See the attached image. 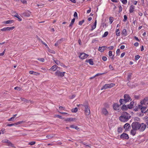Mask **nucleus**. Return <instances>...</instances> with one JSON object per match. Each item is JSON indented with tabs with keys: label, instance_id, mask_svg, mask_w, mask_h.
<instances>
[{
	"label": "nucleus",
	"instance_id": "f257e3e1",
	"mask_svg": "<svg viewBox=\"0 0 148 148\" xmlns=\"http://www.w3.org/2000/svg\"><path fill=\"white\" fill-rule=\"evenodd\" d=\"M130 114L126 112H124L121 114V115L119 117V120L122 122H126L130 118Z\"/></svg>",
	"mask_w": 148,
	"mask_h": 148
},
{
	"label": "nucleus",
	"instance_id": "f03ea898",
	"mask_svg": "<svg viewBox=\"0 0 148 148\" xmlns=\"http://www.w3.org/2000/svg\"><path fill=\"white\" fill-rule=\"evenodd\" d=\"M124 99H121L119 101V103H120V105H122L123 104L126 103L127 102H129L130 101L132 100V99L130 96L129 95L127 94H125L124 95Z\"/></svg>",
	"mask_w": 148,
	"mask_h": 148
},
{
	"label": "nucleus",
	"instance_id": "7ed1b4c3",
	"mask_svg": "<svg viewBox=\"0 0 148 148\" xmlns=\"http://www.w3.org/2000/svg\"><path fill=\"white\" fill-rule=\"evenodd\" d=\"M146 127V125L144 123H139L138 131L140 132H143L145 130Z\"/></svg>",
	"mask_w": 148,
	"mask_h": 148
},
{
	"label": "nucleus",
	"instance_id": "20e7f679",
	"mask_svg": "<svg viewBox=\"0 0 148 148\" xmlns=\"http://www.w3.org/2000/svg\"><path fill=\"white\" fill-rule=\"evenodd\" d=\"M115 85V84L111 83L109 84H106L101 88V90L106 89L108 88H111Z\"/></svg>",
	"mask_w": 148,
	"mask_h": 148
},
{
	"label": "nucleus",
	"instance_id": "39448f33",
	"mask_svg": "<svg viewBox=\"0 0 148 148\" xmlns=\"http://www.w3.org/2000/svg\"><path fill=\"white\" fill-rule=\"evenodd\" d=\"M139 123L137 122L133 123L131 125L132 129L138 131Z\"/></svg>",
	"mask_w": 148,
	"mask_h": 148
},
{
	"label": "nucleus",
	"instance_id": "423d86ee",
	"mask_svg": "<svg viewBox=\"0 0 148 148\" xmlns=\"http://www.w3.org/2000/svg\"><path fill=\"white\" fill-rule=\"evenodd\" d=\"M84 107L85 108V114L86 115H89L90 113V109L88 108V104L87 103L86 104L84 103Z\"/></svg>",
	"mask_w": 148,
	"mask_h": 148
},
{
	"label": "nucleus",
	"instance_id": "0eeeda50",
	"mask_svg": "<svg viewBox=\"0 0 148 148\" xmlns=\"http://www.w3.org/2000/svg\"><path fill=\"white\" fill-rule=\"evenodd\" d=\"M143 105H139L138 108L140 109L141 112L143 113H147V112L148 111V109L146 111L145 110L147 109V106H143Z\"/></svg>",
	"mask_w": 148,
	"mask_h": 148
},
{
	"label": "nucleus",
	"instance_id": "6e6552de",
	"mask_svg": "<svg viewBox=\"0 0 148 148\" xmlns=\"http://www.w3.org/2000/svg\"><path fill=\"white\" fill-rule=\"evenodd\" d=\"M65 73V72H62L59 71H57L55 72V74L56 76L59 77H62L64 76Z\"/></svg>",
	"mask_w": 148,
	"mask_h": 148
},
{
	"label": "nucleus",
	"instance_id": "1a4fd4ad",
	"mask_svg": "<svg viewBox=\"0 0 148 148\" xmlns=\"http://www.w3.org/2000/svg\"><path fill=\"white\" fill-rule=\"evenodd\" d=\"M89 55L84 53H80L79 56V57L81 59H84L87 58Z\"/></svg>",
	"mask_w": 148,
	"mask_h": 148
},
{
	"label": "nucleus",
	"instance_id": "9d476101",
	"mask_svg": "<svg viewBox=\"0 0 148 148\" xmlns=\"http://www.w3.org/2000/svg\"><path fill=\"white\" fill-rule=\"evenodd\" d=\"M140 103L141 105L148 104V97L145 98L140 102Z\"/></svg>",
	"mask_w": 148,
	"mask_h": 148
},
{
	"label": "nucleus",
	"instance_id": "9b49d317",
	"mask_svg": "<svg viewBox=\"0 0 148 148\" xmlns=\"http://www.w3.org/2000/svg\"><path fill=\"white\" fill-rule=\"evenodd\" d=\"M101 113L106 116H108L109 114V112L105 108H103L101 110Z\"/></svg>",
	"mask_w": 148,
	"mask_h": 148
},
{
	"label": "nucleus",
	"instance_id": "f8f14e48",
	"mask_svg": "<svg viewBox=\"0 0 148 148\" xmlns=\"http://www.w3.org/2000/svg\"><path fill=\"white\" fill-rule=\"evenodd\" d=\"M120 138L123 139H128L129 137L127 134L123 133L121 135Z\"/></svg>",
	"mask_w": 148,
	"mask_h": 148
},
{
	"label": "nucleus",
	"instance_id": "ddd939ff",
	"mask_svg": "<svg viewBox=\"0 0 148 148\" xmlns=\"http://www.w3.org/2000/svg\"><path fill=\"white\" fill-rule=\"evenodd\" d=\"M14 28V27H5L1 29H0L1 31H10L12 30Z\"/></svg>",
	"mask_w": 148,
	"mask_h": 148
},
{
	"label": "nucleus",
	"instance_id": "4468645a",
	"mask_svg": "<svg viewBox=\"0 0 148 148\" xmlns=\"http://www.w3.org/2000/svg\"><path fill=\"white\" fill-rule=\"evenodd\" d=\"M124 128L125 129V131H128L129 129L131 128L130 125L128 123H126L124 125Z\"/></svg>",
	"mask_w": 148,
	"mask_h": 148
},
{
	"label": "nucleus",
	"instance_id": "2eb2a0df",
	"mask_svg": "<svg viewBox=\"0 0 148 148\" xmlns=\"http://www.w3.org/2000/svg\"><path fill=\"white\" fill-rule=\"evenodd\" d=\"M120 108L119 106L117 103H115L113 105V109L114 110H118Z\"/></svg>",
	"mask_w": 148,
	"mask_h": 148
},
{
	"label": "nucleus",
	"instance_id": "dca6fc26",
	"mask_svg": "<svg viewBox=\"0 0 148 148\" xmlns=\"http://www.w3.org/2000/svg\"><path fill=\"white\" fill-rule=\"evenodd\" d=\"M107 48V47L106 46H103L102 47H99L98 50L100 52H103L105 49Z\"/></svg>",
	"mask_w": 148,
	"mask_h": 148
},
{
	"label": "nucleus",
	"instance_id": "f3484780",
	"mask_svg": "<svg viewBox=\"0 0 148 148\" xmlns=\"http://www.w3.org/2000/svg\"><path fill=\"white\" fill-rule=\"evenodd\" d=\"M134 102L133 101L131 102L130 103L127 105V108L129 109L132 108L134 106Z\"/></svg>",
	"mask_w": 148,
	"mask_h": 148
},
{
	"label": "nucleus",
	"instance_id": "a211bd4d",
	"mask_svg": "<svg viewBox=\"0 0 148 148\" xmlns=\"http://www.w3.org/2000/svg\"><path fill=\"white\" fill-rule=\"evenodd\" d=\"M29 73L30 74H32L36 76L39 75L40 74L39 73L34 72V71H30Z\"/></svg>",
	"mask_w": 148,
	"mask_h": 148
},
{
	"label": "nucleus",
	"instance_id": "6ab92c4d",
	"mask_svg": "<svg viewBox=\"0 0 148 148\" xmlns=\"http://www.w3.org/2000/svg\"><path fill=\"white\" fill-rule=\"evenodd\" d=\"M122 35L124 36H126L127 35V32L125 29H124L122 30L121 32Z\"/></svg>",
	"mask_w": 148,
	"mask_h": 148
},
{
	"label": "nucleus",
	"instance_id": "aec40b11",
	"mask_svg": "<svg viewBox=\"0 0 148 148\" xmlns=\"http://www.w3.org/2000/svg\"><path fill=\"white\" fill-rule=\"evenodd\" d=\"M135 7V6L133 5H131L129 9V12L130 13H132L134 11Z\"/></svg>",
	"mask_w": 148,
	"mask_h": 148
},
{
	"label": "nucleus",
	"instance_id": "412c9836",
	"mask_svg": "<svg viewBox=\"0 0 148 148\" xmlns=\"http://www.w3.org/2000/svg\"><path fill=\"white\" fill-rule=\"evenodd\" d=\"M14 21L12 20H9L6 21H4L3 23L5 24H11L13 23Z\"/></svg>",
	"mask_w": 148,
	"mask_h": 148
},
{
	"label": "nucleus",
	"instance_id": "4be33fe9",
	"mask_svg": "<svg viewBox=\"0 0 148 148\" xmlns=\"http://www.w3.org/2000/svg\"><path fill=\"white\" fill-rule=\"evenodd\" d=\"M127 106L125 105L124 104L122 106H121V109L124 111H126L127 110Z\"/></svg>",
	"mask_w": 148,
	"mask_h": 148
},
{
	"label": "nucleus",
	"instance_id": "5701e85b",
	"mask_svg": "<svg viewBox=\"0 0 148 148\" xmlns=\"http://www.w3.org/2000/svg\"><path fill=\"white\" fill-rule=\"evenodd\" d=\"M57 66L56 65L53 66L49 69L50 70H52L53 71H56L57 69Z\"/></svg>",
	"mask_w": 148,
	"mask_h": 148
},
{
	"label": "nucleus",
	"instance_id": "b1692460",
	"mask_svg": "<svg viewBox=\"0 0 148 148\" xmlns=\"http://www.w3.org/2000/svg\"><path fill=\"white\" fill-rule=\"evenodd\" d=\"M86 62L89 63V64L90 65H92L94 64L92 60L91 59L87 60H86Z\"/></svg>",
	"mask_w": 148,
	"mask_h": 148
},
{
	"label": "nucleus",
	"instance_id": "393cba45",
	"mask_svg": "<svg viewBox=\"0 0 148 148\" xmlns=\"http://www.w3.org/2000/svg\"><path fill=\"white\" fill-rule=\"evenodd\" d=\"M14 16L17 18L19 21H21L22 20L21 17L17 13H16L14 15Z\"/></svg>",
	"mask_w": 148,
	"mask_h": 148
},
{
	"label": "nucleus",
	"instance_id": "a878e982",
	"mask_svg": "<svg viewBox=\"0 0 148 148\" xmlns=\"http://www.w3.org/2000/svg\"><path fill=\"white\" fill-rule=\"evenodd\" d=\"M75 18H74L71 21V22L70 23V24L69 25V27H70L71 28L72 26L73 25V23L75 21Z\"/></svg>",
	"mask_w": 148,
	"mask_h": 148
},
{
	"label": "nucleus",
	"instance_id": "bb28decb",
	"mask_svg": "<svg viewBox=\"0 0 148 148\" xmlns=\"http://www.w3.org/2000/svg\"><path fill=\"white\" fill-rule=\"evenodd\" d=\"M21 99L22 101H24V103H27L29 102H31V100H28L23 98H21Z\"/></svg>",
	"mask_w": 148,
	"mask_h": 148
},
{
	"label": "nucleus",
	"instance_id": "cd10ccee",
	"mask_svg": "<svg viewBox=\"0 0 148 148\" xmlns=\"http://www.w3.org/2000/svg\"><path fill=\"white\" fill-rule=\"evenodd\" d=\"M115 32L116 35L117 36H119L120 35V32H119V29H116Z\"/></svg>",
	"mask_w": 148,
	"mask_h": 148
},
{
	"label": "nucleus",
	"instance_id": "c85d7f7f",
	"mask_svg": "<svg viewBox=\"0 0 148 148\" xmlns=\"http://www.w3.org/2000/svg\"><path fill=\"white\" fill-rule=\"evenodd\" d=\"M96 25H97V20H96L94 25L92 26V29H91V30L92 31L95 29L96 27Z\"/></svg>",
	"mask_w": 148,
	"mask_h": 148
},
{
	"label": "nucleus",
	"instance_id": "c756f323",
	"mask_svg": "<svg viewBox=\"0 0 148 148\" xmlns=\"http://www.w3.org/2000/svg\"><path fill=\"white\" fill-rule=\"evenodd\" d=\"M136 130L132 129L131 131V134L133 136H134L136 134Z\"/></svg>",
	"mask_w": 148,
	"mask_h": 148
},
{
	"label": "nucleus",
	"instance_id": "7c9ffc66",
	"mask_svg": "<svg viewBox=\"0 0 148 148\" xmlns=\"http://www.w3.org/2000/svg\"><path fill=\"white\" fill-rule=\"evenodd\" d=\"M74 120V119L72 118H67L65 119V121H73Z\"/></svg>",
	"mask_w": 148,
	"mask_h": 148
},
{
	"label": "nucleus",
	"instance_id": "2f4dec72",
	"mask_svg": "<svg viewBox=\"0 0 148 148\" xmlns=\"http://www.w3.org/2000/svg\"><path fill=\"white\" fill-rule=\"evenodd\" d=\"M8 145L9 146L12 147H14V144H12L10 141H9V142H8Z\"/></svg>",
	"mask_w": 148,
	"mask_h": 148
},
{
	"label": "nucleus",
	"instance_id": "473e14b6",
	"mask_svg": "<svg viewBox=\"0 0 148 148\" xmlns=\"http://www.w3.org/2000/svg\"><path fill=\"white\" fill-rule=\"evenodd\" d=\"M123 128L121 127H119L118 128L117 131L119 133H121L122 132Z\"/></svg>",
	"mask_w": 148,
	"mask_h": 148
},
{
	"label": "nucleus",
	"instance_id": "72a5a7b5",
	"mask_svg": "<svg viewBox=\"0 0 148 148\" xmlns=\"http://www.w3.org/2000/svg\"><path fill=\"white\" fill-rule=\"evenodd\" d=\"M108 34V32H105L104 34L102 35L103 37H105L107 36Z\"/></svg>",
	"mask_w": 148,
	"mask_h": 148
},
{
	"label": "nucleus",
	"instance_id": "f704fd0d",
	"mask_svg": "<svg viewBox=\"0 0 148 148\" xmlns=\"http://www.w3.org/2000/svg\"><path fill=\"white\" fill-rule=\"evenodd\" d=\"M123 4H126L127 3V0H120Z\"/></svg>",
	"mask_w": 148,
	"mask_h": 148
},
{
	"label": "nucleus",
	"instance_id": "c9c22d12",
	"mask_svg": "<svg viewBox=\"0 0 148 148\" xmlns=\"http://www.w3.org/2000/svg\"><path fill=\"white\" fill-rule=\"evenodd\" d=\"M48 49H49V48ZM48 51L49 52H50L51 53L53 54H55L56 53L54 51L50 49H49Z\"/></svg>",
	"mask_w": 148,
	"mask_h": 148
},
{
	"label": "nucleus",
	"instance_id": "e433bc0d",
	"mask_svg": "<svg viewBox=\"0 0 148 148\" xmlns=\"http://www.w3.org/2000/svg\"><path fill=\"white\" fill-rule=\"evenodd\" d=\"M77 110H78L77 108H75L74 109H73L72 110V112H76L77 111Z\"/></svg>",
	"mask_w": 148,
	"mask_h": 148
},
{
	"label": "nucleus",
	"instance_id": "4c0bfd02",
	"mask_svg": "<svg viewBox=\"0 0 148 148\" xmlns=\"http://www.w3.org/2000/svg\"><path fill=\"white\" fill-rule=\"evenodd\" d=\"M36 143V142L35 141H32L29 143L28 144L29 145H34Z\"/></svg>",
	"mask_w": 148,
	"mask_h": 148
},
{
	"label": "nucleus",
	"instance_id": "58836bf2",
	"mask_svg": "<svg viewBox=\"0 0 148 148\" xmlns=\"http://www.w3.org/2000/svg\"><path fill=\"white\" fill-rule=\"evenodd\" d=\"M54 61L57 65H59L60 64V62L58 60H54Z\"/></svg>",
	"mask_w": 148,
	"mask_h": 148
},
{
	"label": "nucleus",
	"instance_id": "ea45409f",
	"mask_svg": "<svg viewBox=\"0 0 148 148\" xmlns=\"http://www.w3.org/2000/svg\"><path fill=\"white\" fill-rule=\"evenodd\" d=\"M54 136V135H48L46 136V137L49 139L52 138Z\"/></svg>",
	"mask_w": 148,
	"mask_h": 148
},
{
	"label": "nucleus",
	"instance_id": "a19ab883",
	"mask_svg": "<svg viewBox=\"0 0 148 148\" xmlns=\"http://www.w3.org/2000/svg\"><path fill=\"white\" fill-rule=\"evenodd\" d=\"M9 141L7 139H5L3 140L2 141L3 143H8Z\"/></svg>",
	"mask_w": 148,
	"mask_h": 148
},
{
	"label": "nucleus",
	"instance_id": "79ce46f5",
	"mask_svg": "<svg viewBox=\"0 0 148 148\" xmlns=\"http://www.w3.org/2000/svg\"><path fill=\"white\" fill-rule=\"evenodd\" d=\"M113 18L112 17H110L109 18L110 23V24H112L113 22Z\"/></svg>",
	"mask_w": 148,
	"mask_h": 148
},
{
	"label": "nucleus",
	"instance_id": "37998d69",
	"mask_svg": "<svg viewBox=\"0 0 148 148\" xmlns=\"http://www.w3.org/2000/svg\"><path fill=\"white\" fill-rule=\"evenodd\" d=\"M84 20H83L82 21H80L79 22V25H82V24L84 23Z\"/></svg>",
	"mask_w": 148,
	"mask_h": 148
},
{
	"label": "nucleus",
	"instance_id": "c03bdc74",
	"mask_svg": "<svg viewBox=\"0 0 148 148\" xmlns=\"http://www.w3.org/2000/svg\"><path fill=\"white\" fill-rule=\"evenodd\" d=\"M38 60L42 62H44L45 61V60L43 58H38Z\"/></svg>",
	"mask_w": 148,
	"mask_h": 148
},
{
	"label": "nucleus",
	"instance_id": "a18cd8bd",
	"mask_svg": "<svg viewBox=\"0 0 148 148\" xmlns=\"http://www.w3.org/2000/svg\"><path fill=\"white\" fill-rule=\"evenodd\" d=\"M131 77V74H130L128 75L127 79L128 81H129Z\"/></svg>",
	"mask_w": 148,
	"mask_h": 148
},
{
	"label": "nucleus",
	"instance_id": "49530a36",
	"mask_svg": "<svg viewBox=\"0 0 148 148\" xmlns=\"http://www.w3.org/2000/svg\"><path fill=\"white\" fill-rule=\"evenodd\" d=\"M63 40V38H61L59 40H58L57 42H58V44L59 45L62 42V41Z\"/></svg>",
	"mask_w": 148,
	"mask_h": 148
},
{
	"label": "nucleus",
	"instance_id": "de8ad7c7",
	"mask_svg": "<svg viewBox=\"0 0 148 148\" xmlns=\"http://www.w3.org/2000/svg\"><path fill=\"white\" fill-rule=\"evenodd\" d=\"M124 19L123 20V21L124 22L126 21L127 20V17L126 15H124Z\"/></svg>",
	"mask_w": 148,
	"mask_h": 148
},
{
	"label": "nucleus",
	"instance_id": "09e8293b",
	"mask_svg": "<svg viewBox=\"0 0 148 148\" xmlns=\"http://www.w3.org/2000/svg\"><path fill=\"white\" fill-rule=\"evenodd\" d=\"M116 53L117 55H119L120 53V50L119 49H118L117 50Z\"/></svg>",
	"mask_w": 148,
	"mask_h": 148
},
{
	"label": "nucleus",
	"instance_id": "8fccbe9b",
	"mask_svg": "<svg viewBox=\"0 0 148 148\" xmlns=\"http://www.w3.org/2000/svg\"><path fill=\"white\" fill-rule=\"evenodd\" d=\"M41 42H42V43L44 45H45V47L47 48H49V47H48V46H47V44L46 43H45V42H43V41H41Z\"/></svg>",
	"mask_w": 148,
	"mask_h": 148
},
{
	"label": "nucleus",
	"instance_id": "3c124183",
	"mask_svg": "<svg viewBox=\"0 0 148 148\" xmlns=\"http://www.w3.org/2000/svg\"><path fill=\"white\" fill-rule=\"evenodd\" d=\"M14 117H12L10 118V119H8V121H13L14 120Z\"/></svg>",
	"mask_w": 148,
	"mask_h": 148
},
{
	"label": "nucleus",
	"instance_id": "603ef678",
	"mask_svg": "<svg viewBox=\"0 0 148 148\" xmlns=\"http://www.w3.org/2000/svg\"><path fill=\"white\" fill-rule=\"evenodd\" d=\"M5 51V49L4 50V51H3V52H2L1 53H0V56H3L4 55Z\"/></svg>",
	"mask_w": 148,
	"mask_h": 148
},
{
	"label": "nucleus",
	"instance_id": "864d4df0",
	"mask_svg": "<svg viewBox=\"0 0 148 148\" xmlns=\"http://www.w3.org/2000/svg\"><path fill=\"white\" fill-rule=\"evenodd\" d=\"M140 58V56L138 55H137L135 56V59L136 60H137L139 59Z\"/></svg>",
	"mask_w": 148,
	"mask_h": 148
},
{
	"label": "nucleus",
	"instance_id": "5fc2aeb1",
	"mask_svg": "<svg viewBox=\"0 0 148 148\" xmlns=\"http://www.w3.org/2000/svg\"><path fill=\"white\" fill-rule=\"evenodd\" d=\"M15 125L14 123H12L11 124H8L7 125V126L10 127Z\"/></svg>",
	"mask_w": 148,
	"mask_h": 148
},
{
	"label": "nucleus",
	"instance_id": "6e6d98bb",
	"mask_svg": "<svg viewBox=\"0 0 148 148\" xmlns=\"http://www.w3.org/2000/svg\"><path fill=\"white\" fill-rule=\"evenodd\" d=\"M105 74V73H97V74H96L95 76V77L96 76H98L99 75H102V74Z\"/></svg>",
	"mask_w": 148,
	"mask_h": 148
},
{
	"label": "nucleus",
	"instance_id": "4d7b16f0",
	"mask_svg": "<svg viewBox=\"0 0 148 148\" xmlns=\"http://www.w3.org/2000/svg\"><path fill=\"white\" fill-rule=\"evenodd\" d=\"M102 59L104 61H105L107 60V58L105 56H103L102 57Z\"/></svg>",
	"mask_w": 148,
	"mask_h": 148
},
{
	"label": "nucleus",
	"instance_id": "13d9d810",
	"mask_svg": "<svg viewBox=\"0 0 148 148\" xmlns=\"http://www.w3.org/2000/svg\"><path fill=\"white\" fill-rule=\"evenodd\" d=\"M109 56H112V51H109Z\"/></svg>",
	"mask_w": 148,
	"mask_h": 148
},
{
	"label": "nucleus",
	"instance_id": "bf43d9fd",
	"mask_svg": "<svg viewBox=\"0 0 148 148\" xmlns=\"http://www.w3.org/2000/svg\"><path fill=\"white\" fill-rule=\"evenodd\" d=\"M14 89L15 90H21L20 88L19 87H18V86L15 87L14 88Z\"/></svg>",
	"mask_w": 148,
	"mask_h": 148
},
{
	"label": "nucleus",
	"instance_id": "052dcab7",
	"mask_svg": "<svg viewBox=\"0 0 148 148\" xmlns=\"http://www.w3.org/2000/svg\"><path fill=\"white\" fill-rule=\"evenodd\" d=\"M108 48L109 50H112L114 48V47L113 46H111L108 47Z\"/></svg>",
	"mask_w": 148,
	"mask_h": 148
},
{
	"label": "nucleus",
	"instance_id": "680f3d73",
	"mask_svg": "<svg viewBox=\"0 0 148 148\" xmlns=\"http://www.w3.org/2000/svg\"><path fill=\"white\" fill-rule=\"evenodd\" d=\"M109 68L110 69H111V70H114V69L113 68V66H112V65H110L109 66Z\"/></svg>",
	"mask_w": 148,
	"mask_h": 148
},
{
	"label": "nucleus",
	"instance_id": "e2e57ef3",
	"mask_svg": "<svg viewBox=\"0 0 148 148\" xmlns=\"http://www.w3.org/2000/svg\"><path fill=\"white\" fill-rule=\"evenodd\" d=\"M73 16L75 17H77V14L76 12H74Z\"/></svg>",
	"mask_w": 148,
	"mask_h": 148
},
{
	"label": "nucleus",
	"instance_id": "0e129e2a",
	"mask_svg": "<svg viewBox=\"0 0 148 148\" xmlns=\"http://www.w3.org/2000/svg\"><path fill=\"white\" fill-rule=\"evenodd\" d=\"M125 52H123L121 53V58H123L125 55Z\"/></svg>",
	"mask_w": 148,
	"mask_h": 148
},
{
	"label": "nucleus",
	"instance_id": "69168bd1",
	"mask_svg": "<svg viewBox=\"0 0 148 148\" xmlns=\"http://www.w3.org/2000/svg\"><path fill=\"white\" fill-rule=\"evenodd\" d=\"M119 12H121L122 10V7L121 6V5H120L119 6Z\"/></svg>",
	"mask_w": 148,
	"mask_h": 148
},
{
	"label": "nucleus",
	"instance_id": "338daca9",
	"mask_svg": "<svg viewBox=\"0 0 148 148\" xmlns=\"http://www.w3.org/2000/svg\"><path fill=\"white\" fill-rule=\"evenodd\" d=\"M75 97V95H72L70 97V99H73Z\"/></svg>",
	"mask_w": 148,
	"mask_h": 148
},
{
	"label": "nucleus",
	"instance_id": "774afa93",
	"mask_svg": "<svg viewBox=\"0 0 148 148\" xmlns=\"http://www.w3.org/2000/svg\"><path fill=\"white\" fill-rule=\"evenodd\" d=\"M134 45L136 47H137L139 45V43L138 42H136L134 43Z\"/></svg>",
	"mask_w": 148,
	"mask_h": 148
}]
</instances>
